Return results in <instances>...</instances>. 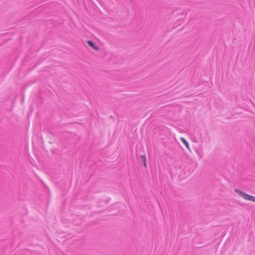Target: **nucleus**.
Segmentation results:
<instances>
[{
  "label": "nucleus",
  "mask_w": 255,
  "mask_h": 255,
  "mask_svg": "<svg viewBox=\"0 0 255 255\" xmlns=\"http://www.w3.org/2000/svg\"><path fill=\"white\" fill-rule=\"evenodd\" d=\"M141 158L142 159V160L144 166L145 167H146V161L145 156V155H141Z\"/></svg>",
  "instance_id": "obj_4"
},
{
  "label": "nucleus",
  "mask_w": 255,
  "mask_h": 255,
  "mask_svg": "<svg viewBox=\"0 0 255 255\" xmlns=\"http://www.w3.org/2000/svg\"><path fill=\"white\" fill-rule=\"evenodd\" d=\"M249 201H251L255 202V197L251 195L250 197Z\"/></svg>",
  "instance_id": "obj_5"
},
{
  "label": "nucleus",
  "mask_w": 255,
  "mask_h": 255,
  "mask_svg": "<svg viewBox=\"0 0 255 255\" xmlns=\"http://www.w3.org/2000/svg\"><path fill=\"white\" fill-rule=\"evenodd\" d=\"M87 43L93 49L96 51H98L99 50V47L97 46L93 41L90 40L88 41Z\"/></svg>",
  "instance_id": "obj_2"
},
{
  "label": "nucleus",
  "mask_w": 255,
  "mask_h": 255,
  "mask_svg": "<svg viewBox=\"0 0 255 255\" xmlns=\"http://www.w3.org/2000/svg\"><path fill=\"white\" fill-rule=\"evenodd\" d=\"M181 140L182 141V142L185 144L187 148L189 149V145L187 141L184 137H181Z\"/></svg>",
  "instance_id": "obj_3"
},
{
  "label": "nucleus",
  "mask_w": 255,
  "mask_h": 255,
  "mask_svg": "<svg viewBox=\"0 0 255 255\" xmlns=\"http://www.w3.org/2000/svg\"><path fill=\"white\" fill-rule=\"evenodd\" d=\"M235 192L239 194L240 196L242 197L244 199L247 200H249L250 195H249L246 193H244L243 192H242L240 190H238L237 189L235 190Z\"/></svg>",
  "instance_id": "obj_1"
}]
</instances>
